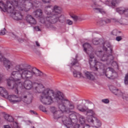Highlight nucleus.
Returning a JSON list of instances; mask_svg holds the SVG:
<instances>
[{
    "mask_svg": "<svg viewBox=\"0 0 128 128\" xmlns=\"http://www.w3.org/2000/svg\"><path fill=\"white\" fill-rule=\"evenodd\" d=\"M0 62H3V66L6 70L12 68L10 72V77L7 79V84L8 86H12V84L14 82L13 89L15 92L18 94L19 92L25 90H33L34 92L42 94L40 100L43 104L50 105L54 102V100L58 103V108L60 112H70V110H74V104L68 98L64 97L62 92L58 91L54 92L50 88H44V86L38 81L32 82V77L42 76L43 74L36 68H32L30 70L28 68H24V64H20L16 65L14 61H12L8 58L2 56L0 52Z\"/></svg>",
    "mask_w": 128,
    "mask_h": 128,
    "instance_id": "1",
    "label": "nucleus"
},
{
    "mask_svg": "<svg viewBox=\"0 0 128 128\" xmlns=\"http://www.w3.org/2000/svg\"><path fill=\"white\" fill-rule=\"evenodd\" d=\"M40 4L38 1L32 2V0H14L7 1L6 4L0 2V8L4 12L12 14L15 20H20L24 18V16L20 12V10L28 12L32 8H38Z\"/></svg>",
    "mask_w": 128,
    "mask_h": 128,
    "instance_id": "2",
    "label": "nucleus"
},
{
    "mask_svg": "<svg viewBox=\"0 0 128 128\" xmlns=\"http://www.w3.org/2000/svg\"><path fill=\"white\" fill-rule=\"evenodd\" d=\"M44 14L48 16L46 18L42 16V11L38 9L33 12L32 16L39 18L40 22L44 24L46 28H50V24H56L58 22H63L64 20V16L62 14V8L58 5H48L45 7Z\"/></svg>",
    "mask_w": 128,
    "mask_h": 128,
    "instance_id": "3",
    "label": "nucleus"
},
{
    "mask_svg": "<svg viewBox=\"0 0 128 128\" xmlns=\"http://www.w3.org/2000/svg\"><path fill=\"white\" fill-rule=\"evenodd\" d=\"M84 50L86 54L89 56V63L90 64V67L94 68V70H98L102 72V76L105 74L106 76L108 78H110L114 80L116 78L118 74L116 72V71L114 68H106V66L104 65V64L98 62L95 60V65L94 66L92 64V59L94 58V48L90 44L86 42L84 43L83 46Z\"/></svg>",
    "mask_w": 128,
    "mask_h": 128,
    "instance_id": "4",
    "label": "nucleus"
},
{
    "mask_svg": "<svg viewBox=\"0 0 128 128\" xmlns=\"http://www.w3.org/2000/svg\"><path fill=\"white\" fill-rule=\"evenodd\" d=\"M0 94L1 96H2L5 98H8L10 100V102H12V104H18L20 102H26V104H29L26 102V100L28 96H18L14 94L8 96V91L2 87H0Z\"/></svg>",
    "mask_w": 128,
    "mask_h": 128,
    "instance_id": "5",
    "label": "nucleus"
},
{
    "mask_svg": "<svg viewBox=\"0 0 128 128\" xmlns=\"http://www.w3.org/2000/svg\"><path fill=\"white\" fill-rule=\"evenodd\" d=\"M95 54L102 62H107L108 64H112V66L118 68V63L114 62V56L112 55V52L110 50H108L104 53L102 51H98Z\"/></svg>",
    "mask_w": 128,
    "mask_h": 128,
    "instance_id": "6",
    "label": "nucleus"
},
{
    "mask_svg": "<svg viewBox=\"0 0 128 128\" xmlns=\"http://www.w3.org/2000/svg\"><path fill=\"white\" fill-rule=\"evenodd\" d=\"M57 120L67 128H78L80 126V124L73 123L72 119L66 116H60Z\"/></svg>",
    "mask_w": 128,
    "mask_h": 128,
    "instance_id": "7",
    "label": "nucleus"
},
{
    "mask_svg": "<svg viewBox=\"0 0 128 128\" xmlns=\"http://www.w3.org/2000/svg\"><path fill=\"white\" fill-rule=\"evenodd\" d=\"M93 44H102V48L104 50H105V52H108V48L106 47L107 46V48H108L110 50V52H112V46H110V42H105L102 39H98V38H94L92 40Z\"/></svg>",
    "mask_w": 128,
    "mask_h": 128,
    "instance_id": "8",
    "label": "nucleus"
},
{
    "mask_svg": "<svg viewBox=\"0 0 128 128\" xmlns=\"http://www.w3.org/2000/svg\"><path fill=\"white\" fill-rule=\"evenodd\" d=\"M77 108L79 110V112H86V116H96V112L94 110H89L86 106H82V105H78Z\"/></svg>",
    "mask_w": 128,
    "mask_h": 128,
    "instance_id": "9",
    "label": "nucleus"
},
{
    "mask_svg": "<svg viewBox=\"0 0 128 128\" xmlns=\"http://www.w3.org/2000/svg\"><path fill=\"white\" fill-rule=\"evenodd\" d=\"M111 92L118 96H122V98L126 100V102L128 104V95L124 96V94L120 90H118L116 88L110 90Z\"/></svg>",
    "mask_w": 128,
    "mask_h": 128,
    "instance_id": "10",
    "label": "nucleus"
},
{
    "mask_svg": "<svg viewBox=\"0 0 128 128\" xmlns=\"http://www.w3.org/2000/svg\"><path fill=\"white\" fill-rule=\"evenodd\" d=\"M50 112L53 114V118L54 120H58L60 117V115L58 114L60 113V111H58V109L56 108L54 106H52L50 109Z\"/></svg>",
    "mask_w": 128,
    "mask_h": 128,
    "instance_id": "11",
    "label": "nucleus"
},
{
    "mask_svg": "<svg viewBox=\"0 0 128 128\" xmlns=\"http://www.w3.org/2000/svg\"><path fill=\"white\" fill-rule=\"evenodd\" d=\"M26 20L30 24H36V20L30 15H28L26 16Z\"/></svg>",
    "mask_w": 128,
    "mask_h": 128,
    "instance_id": "12",
    "label": "nucleus"
},
{
    "mask_svg": "<svg viewBox=\"0 0 128 128\" xmlns=\"http://www.w3.org/2000/svg\"><path fill=\"white\" fill-rule=\"evenodd\" d=\"M84 74L85 76L88 78V80H94V76L92 72L84 71Z\"/></svg>",
    "mask_w": 128,
    "mask_h": 128,
    "instance_id": "13",
    "label": "nucleus"
},
{
    "mask_svg": "<svg viewBox=\"0 0 128 128\" xmlns=\"http://www.w3.org/2000/svg\"><path fill=\"white\" fill-rule=\"evenodd\" d=\"M92 6L95 12H100V14H106V12L102 9L98 8H94V6H98V5L96 4V3H94V6Z\"/></svg>",
    "mask_w": 128,
    "mask_h": 128,
    "instance_id": "14",
    "label": "nucleus"
},
{
    "mask_svg": "<svg viewBox=\"0 0 128 128\" xmlns=\"http://www.w3.org/2000/svg\"><path fill=\"white\" fill-rule=\"evenodd\" d=\"M120 2V0H110L109 1H106V4H107V6H116L118 2Z\"/></svg>",
    "mask_w": 128,
    "mask_h": 128,
    "instance_id": "15",
    "label": "nucleus"
},
{
    "mask_svg": "<svg viewBox=\"0 0 128 128\" xmlns=\"http://www.w3.org/2000/svg\"><path fill=\"white\" fill-rule=\"evenodd\" d=\"M80 114L76 112H72V114H70L69 116L68 117L72 120H76L78 118V116Z\"/></svg>",
    "mask_w": 128,
    "mask_h": 128,
    "instance_id": "16",
    "label": "nucleus"
},
{
    "mask_svg": "<svg viewBox=\"0 0 128 128\" xmlns=\"http://www.w3.org/2000/svg\"><path fill=\"white\" fill-rule=\"evenodd\" d=\"M78 118H79V122L80 124H85L86 120V118L84 116L79 114L78 116Z\"/></svg>",
    "mask_w": 128,
    "mask_h": 128,
    "instance_id": "17",
    "label": "nucleus"
},
{
    "mask_svg": "<svg viewBox=\"0 0 128 128\" xmlns=\"http://www.w3.org/2000/svg\"><path fill=\"white\" fill-rule=\"evenodd\" d=\"M73 75L74 78H84L80 72H77L76 70L73 72Z\"/></svg>",
    "mask_w": 128,
    "mask_h": 128,
    "instance_id": "18",
    "label": "nucleus"
},
{
    "mask_svg": "<svg viewBox=\"0 0 128 128\" xmlns=\"http://www.w3.org/2000/svg\"><path fill=\"white\" fill-rule=\"evenodd\" d=\"M20 128L18 123L16 122H13L12 125H11V126L10 125H6L4 126V128Z\"/></svg>",
    "mask_w": 128,
    "mask_h": 128,
    "instance_id": "19",
    "label": "nucleus"
},
{
    "mask_svg": "<svg viewBox=\"0 0 128 128\" xmlns=\"http://www.w3.org/2000/svg\"><path fill=\"white\" fill-rule=\"evenodd\" d=\"M4 118L8 122H14V118H12V116L8 114H5V116H4Z\"/></svg>",
    "mask_w": 128,
    "mask_h": 128,
    "instance_id": "20",
    "label": "nucleus"
},
{
    "mask_svg": "<svg viewBox=\"0 0 128 128\" xmlns=\"http://www.w3.org/2000/svg\"><path fill=\"white\" fill-rule=\"evenodd\" d=\"M92 118H94L96 117L92 116H88V117H87L86 121L88 122V124H94V120Z\"/></svg>",
    "mask_w": 128,
    "mask_h": 128,
    "instance_id": "21",
    "label": "nucleus"
},
{
    "mask_svg": "<svg viewBox=\"0 0 128 128\" xmlns=\"http://www.w3.org/2000/svg\"><path fill=\"white\" fill-rule=\"evenodd\" d=\"M80 66L78 60L76 59L72 60V62L70 64V66Z\"/></svg>",
    "mask_w": 128,
    "mask_h": 128,
    "instance_id": "22",
    "label": "nucleus"
},
{
    "mask_svg": "<svg viewBox=\"0 0 128 128\" xmlns=\"http://www.w3.org/2000/svg\"><path fill=\"white\" fill-rule=\"evenodd\" d=\"M95 119V120L96 122V128H100L102 126V122H100V120L96 118H94Z\"/></svg>",
    "mask_w": 128,
    "mask_h": 128,
    "instance_id": "23",
    "label": "nucleus"
},
{
    "mask_svg": "<svg viewBox=\"0 0 128 128\" xmlns=\"http://www.w3.org/2000/svg\"><path fill=\"white\" fill-rule=\"evenodd\" d=\"M120 32L116 30H114L112 32V34L116 36H120Z\"/></svg>",
    "mask_w": 128,
    "mask_h": 128,
    "instance_id": "24",
    "label": "nucleus"
},
{
    "mask_svg": "<svg viewBox=\"0 0 128 128\" xmlns=\"http://www.w3.org/2000/svg\"><path fill=\"white\" fill-rule=\"evenodd\" d=\"M71 18H73L74 20H82L80 16H76V15L71 16Z\"/></svg>",
    "mask_w": 128,
    "mask_h": 128,
    "instance_id": "25",
    "label": "nucleus"
},
{
    "mask_svg": "<svg viewBox=\"0 0 128 128\" xmlns=\"http://www.w3.org/2000/svg\"><path fill=\"white\" fill-rule=\"evenodd\" d=\"M112 22V20L106 18V19H105L104 20H102V24H110V22Z\"/></svg>",
    "mask_w": 128,
    "mask_h": 128,
    "instance_id": "26",
    "label": "nucleus"
},
{
    "mask_svg": "<svg viewBox=\"0 0 128 128\" xmlns=\"http://www.w3.org/2000/svg\"><path fill=\"white\" fill-rule=\"evenodd\" d=\"M84 126H83L82 125H80L79 124V127L78 128H90V126L88 124H84Z\"/></svg>",
    "mask_w": 128,
    "mask_h": 128,
    "instance_id": "27",
    "label": "nucleus"
},
{
    "mask_svg": "<svg viewBox=\"0 0 128 128\" xmlns=\"http://www.w3.org/2000/svg\"><path fill=\"white\" fill-rule=\"evenodd\" d=\"M39 108H40V110H42V112H47L46 108H44V106L41 105L40 106Z\"/></svg>",
    "mask_w": 128,
    "mask_h": 128,
    "instance_id": "28",
    "label": "nucleus"
},
{
    "mask_svg": "<svg viewBox=\"0 0 128 128\" xmlns=\"http://www.w3.org/2000/svg\"><path fill=\"white\" fill-rule=\"evenodd\" d=\"M4 34H6V28H4L3 30H0V35L4 36Z\"/></svg>",
    "mask_w": 128,
    "mask_h": 128,
    "instance_id": "29",
    "label": "nucleus"
},
{
    "mask_svg": "<svg viewBox=\"0 0 128 128\" xmlns=\"http://www.w3.org/2000/svg\"><path fill=\"white\" fill-rule=\"evenodd\" d=\"M102 102L104 104H108V102H110V100H108V98L102 99Z\"/></svg>",
    "mask_w": 128,
    "mask_h": 128,
    "instance_id": "30",
    "label": "nucleus"
},
{
    "mask_svg": "<svg viewBox=\"0 0 128 128\" xmlns=\"http://www.w3.org/2000/svg\"><path fill=\"white\" fill-rule=\"evenodd\" d=\"M66 22L67 24H68L69 26H72V21L70 20H67Z\"/></svg>",
    "mask_w": 128,
    "mask_h": 128,
    "instance_id": "31",
    "label": "nucleus"
},
{
    "mask_svg": "<svg viewBox=\"0 0 128 128\" xmlns=\"http://www.w3.org/2000/svg\"><path fill=\"white\" fill-rule=\"evenodd\" d=\"M122 40V36H118L116 38V40H117V42H120Z\"/></svg>",
    "mask_w": 128,
    "mask_h": 128,
    "instance_id": "32",
    "label": "nucleus"
},
{
    "mask_svg": "<svg viewBox=\"0 0 128 128\" xmlns=\"http://www.w3.org/2000/svg\"><path fill=\"white\" fill-rule=\"evenodd\" d=\"M50 0H42V2L44 4H50Z\"/></svg>",
    "mask_w": 128,
    "mask_h": 128,
    "instance_id": "33",
    "label": "nucleus"
},
{
    "mask_svg": "<svg viewBox=\"0 0 128 128\" xmlns=\"http://www.w3.org/2000/svg\"><path fill=\"white\" fill-rule=\"evenodd\" d=\"M34 30H35L36 32H40V28L38 26L34 27Z\"/></svg>",
    "mask_w": 128,
    "mask_h": 128,
    "instance_id": "34",
    "label": "nucleus"
},
{
    "mask_svg": "<svg viewBox=\"0 0 128 128\" xmlns=\"http://www.w3.org/2000/svg\"><path fill=\"white\" fill-rule=\"evenodd\" d=\"M36 44L37 46H40V43L38 41L36 42Z\"/></svg>",
    "mask_w": 128,
    "mask_h": 128,
    "instance_id": "35",
    "label": "nucleus"
},
{
    "mask_svg": "<svg viewBox=\"0 0 128 128\" xmlns=\"http://www.w3.org/2000/svg\"><path fill=\"white\" fill-rule=\"evenodd\" d=\"M2 80V74H0V82Z\"/></svg>",
    "mask_w": 128,
    "mask_h": 128,
    "instance_id": "36",
    "label": "nucleus"
},
{
    "mask_svg": "<svg viewBox=\"0 0 128 128\" xmlns=\"http://www.w3.org/2000/svg\"><path fill=\"white\" fill-rule=\"evenodd\" d=\"M31 112H32V114H36V112H35L34 111V110L31 111Z\"/></svg>",
    "mask_w": 128,
    "mask_h": 128,
    "instance_id": "37",
    "label": "nucleus"
},
{
    "mask_svg": "<svg viewBox=\"0 0 128 128\" xmlns=\"http://www.w3.org/2000/svg\"><path fill=\"white\" fill-rule=\"evenodd\" d=\"M76 58H78V55H76Z\"/></svg>",
    "mask_w": 128,
    "mask_h": 128,
    "instance_id": "38",
    "label": "nucleus"
},
{
    "mask_svg": "<svg viewBox=\"0 0 128 128\" xmlns=\"http://www.w3.org/2000/svg\"><path fill=\"white\" fill-rule=\"evenodd\" d=\"M0 122H2V120H1L0 118Z\"/></svg>",
    "mask_w": 128,
    "mask_h": 128,
    "instance_id": "39",
    "label": "nucleus"
}]
</instances>
